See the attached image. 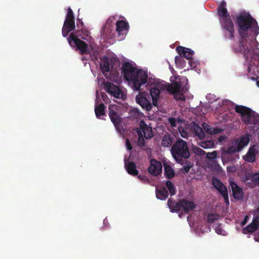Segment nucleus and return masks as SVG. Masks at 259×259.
I'll return each instance as SVG.
<instances>
[{
  "instance_id": "24",
  "label": "nucleus",
  "mask_w": 259,
  "mask_h": 259,
  "mask_svg": "<svg viewBox=\"0 0 259 259\" xmlns=\"http://www.w3.org/2000/svg\"><path fill=\"white\" fill-rule=\"evenodd\" d=\"M182 212L188 213L196 208V204L192 201L187 200L185 199H182Z\"/></svg>"
},
{
  "instance_id": "14",
  "label": "nucleus",
  "mask_w": 259,
  "mask_h": 259,
  "mask_svg": "<svg viewBox=\"0 0 259 259\" xmlns=\"http://www.w3.org/2000/svg\"><path fill=\"white\" fill-rule=\"evenodd\" d=\"M212 184L223 196L225 203L227 205L229 204L227 187L219 179L215 178L212 179Z\"/></svg>"
},
{
  "instance_id": "32",
  "label": "nucleus",
  "mask_w": 259,
  "mask_h": 259,
  "mask_svg": "<svg viewBox=\"0 0 259 259\" xmlns=\"http://www.w3.org/2000/svg\"><path fill=\"white\" fill-rule=\"evenodd\" d=\"M255 149L253 147H250L246 155V160L249 162H253L255 159Z\"/></svg>"
},
{
  "instance_id": "19",
  "label": "nucleus",
  "mask_w": 259,
  "mask_h": 259,
  "mask_svg": "<svg viewBox=\"0 0 259 259\" xmlns=\"http://www.w3.org/2000/svg\"><path fill=\"white\" fill-rule=\"evenodd\" d=\"M136 102L143 109H145L147 111L152 109V105L149 100L144 97L141 94H139L136 98Z\"/></svg>"
},
{
  "instance_id": "42",
  "label": "nucleus",
  "mask_w": 259,
  "mask_h": 259,
  "mask_svg": "<svg viewBox=\"0 0 259 259\" xmlns=\"http://www.w3.org/2000/svg\"><path fill=\"white\" fill-rule=\"evenodd\" d=\"M139 139H138V145L140 146H143L145 144V141L144 138L142 137V133H139Z\"/></svg>"
},
{
  "instance_id": "39",
  "label": "nucleus",
  "mask_w": 259,
  "mask_h": 259,
  "mask_svg": "<svg viewBox=\"0 0 259 259\" xmlns=\"http://www.w3.org/2000/svg\"><path fill=\"white\" fill-rule=\"evenodd\" d=\"M192 166L193 165L191 164L190 162L186 160L185 163V165L183 167V171L185 173L188 172Z\"/></svg>"
},
{
  "instance_id": "9",
  "label": "nucleus",
  "mask_w": 259,
  "mask_h": 259,
  "mask_svg": "<svg viewBox=\"0 0 259 259\" xmlns=\"http://www.w3.org/2000/svg\"><path fill=\"white\" fill-rule=\"evenodd\" d=\"M70 46L72 48H76L81 55H89L91 54L88 45L84 41L78 38L77 35L74 32H71L67 38Z\"/></svg>"
},
{
  "instance_id": "51",
  "label": "nucleus",
  "mask_w": 259,
  "mask_h": 259,
  "mask_svg": "<svg viewBox=\"0 0 259 259\" xmlns=\"http://www.w3.org/2000/svg\"><path fill=\"white\" fill-rule=\"evenodd\" d=\"M179 217H181V214H179Z\"/></svg>"
},
{
  "instance_id": "34",
  "label": "nucleus",
  "mask_w": 259,
  "mask_h": 259,
  "mask_svg": "<svg viewBox=\"0 0 259 259\" xmlns=\"http://www.w3.org/2000/svg\"><path fill=\"white\" fill-rule=\"evenodd\" d=\"M165 184L167 188L169 191L170 195L171 196L175 195L176 193V189L174 185L172 183V182L168 180L166 181Z\"/></svg>"
},
{
  "instance_id": "48",
  "label": "nucleus",
  "mask_w": 259,
  "mask_h": 259,
  "mask_svg": "<svg viewBox=\"0 0 259 259\" xmlns=\"http://www.w3.org/2000/svg\"><path fill=\"white\" fill-rule=\"evenodd\" d=\"M247 217L246 216V217L245 218L244 220L242 222V223H241V225L242 226L244 225L246 223V222H247Z\"/></svg>"
},
{
  "instance_id": "21",
  "label": "nucleus",
  "mask_w": 259,
  "mask_h": 259,
  "mask_svg": "<svg viewBox=\"0 0 259 259\" xmlns=\"http://www.w3.org/2000/svg\"><path fill=\"white\" fill-rule=\"evenodd\" d=\"M230 185L231 187L234 197L238 200L242 199L244 194L242 189L239 187L236 183L233 181L230 182Z\"/></svg>"
},
{
  "instance_id": "29",
  "label": "nucleus",
  "mask_w": 259,
  "mask_h": 259,
  "mask_svg": "<svg viewBox=\"0 0 259 259\" xmlns=\"http://www.w3.org/2000/svg\"><path fill=\"white\" fill-rule=\"evenodd\" d=\"M203 127L207 133L210 135L217 134L222 132L221 128L212 127L210 125L206 123L203 124Z\"/></svg>"
},
{
  "instance_id": "6",
  "label": "nucleus",
  "mask_w": 259,
  "mask_h": 259,
  "mask_svg": "<svg viewBox=\"0 0 259 259\" xmlns=\"http://www.w3.org/2000/svg\"><path fill=\"white\" fill-rule=\"evenodd\" d=\"M170 152L175 161L182 164L183 159L190 157L187 143L182 139H178L171 146Z\"/></svg>"
},
{
  "instance_id": "27",
  "label": "nucleus",
  "mask_w": 259,
  "mask_h": 259,
  "mask_svg": "<svg viewBox=\"0 0 259 259\" xmlns=\"http://www.w3.org/2000/svg\"><path fill=\"white\" fill-rule=\"evenodd\" d=\"M246 180H250L249 186L253 187L255 186H259V172L248 174L245 176Z\"/></svg>"
},
{
  "instance_id": "3",
  "label": "nucleus",
  "mask_w": 259,
  "mask_h": 259,
  "mask_svg": "<svg viewBox=\"0 0 259 259\" xmlns=\"http://www.w3.org/2000/svg\"><path fill=\"white\" fill-rule=\"evenodd\" d=\"M226 3L222 1L217 8L219 20L225 38L233 39L235 37V26L226 8Z\"/></svg>"
},
{
  "instance_id": "37",
  "label": "nucleus",
  "mask_w": 259,
  "mask_h": 259,
  "mask_svg": "<svg viewBox=\"0 0 259 259\" xmlns=\"http://www.w3.org/2000/svg\"><path fill=\"white\" fill-rule=\"evenodd\" d=\"M83 22L79 18L77 20V27L79 28L81 31L82 33L86 36H89L90 33L88 30H83Z\"/></svg>"
},
{
  "instance_id": "11",
  "label": "nucleus",
  "mask_w": 259,
  "mask_h": 259,
  "mask_svg": "<svg viewBox=\"0 0 259 259\" xmlns=\"http://www.w3.org/2000/svg\"><path fill=\"white\" fill-rule=\"evenodd\" d=\"M75 28V17L70 8L67 9V13L62 29V35L66 37Z\"/></svg>"
},
{
  "instance_id": "33",
  "label": "nucleus",
  "mask_w": 259,
  "mask_h": 259,
  "mask_svg": "<svg viewBox=\"0 0 259 259\" xmlns=\"http://www.w3.org/2000/svg\"><path fill=\"white\" fill-rule=\"evenodd\" d=\"M194 132L195 135L200 139H203L205 137V134L203 129L198 125L194 127Z\"/></svg>"
},
{
  "instance_id": "26",
  "label": "nucleus",
  "mask_w": 259,
  "mask_h": 259,
  "mask_svg": "<svg viewBox=\"0 0 259 259\" xmlns=\"http://www.w3.org/2000/svg\"><path fill=\"white\" fill-rule=\"evenodd\" d=\"M155 193L157 198L162 200H166L168 196V191L164 187L156 188Z\"/></svg>"
},
{
  "instance_id": "43",
  "label": "nucleus",
  "mask_w": 259,
  "mask_h": 259,
  "mask_svg": "<svg viewBox=\"0 0 259 259\" xmlns=\"http://www.w3.org/2000/svg\"><path fill=\"white\" fill-rule=\"evenodd\" d=\"M214 230L217 234L220 235L223 234V230H222L221 224H217L214 227Z\"/></svg>"
},
{
  "instance_id": "2",
  "label": "nucleus",
  "mask_w": 259,
  "mask_h": 259,
  "mask_svg": "<svg viewBox=\"0 0 259 259\" xmlns=\"http://www.w3.org/2000/svg\"><path fill=\"white\" fill-rule=\"evenodd\" d=\"M226 3L222 1L217 8L219 20L225 38L233 39L235 37V26L226 8Z\"/></svg>"
},
{
  "instance_id": "36",
  "label": "nucleus",
  "mask_w": 259,
  "mask_h": 259,
  "mask_svg": "<svg viewBox=\"0 0 259 259\" xmlns=\"http://www.w3.org/2000/svg\"><path fill=\"white\" fill-rule=\"evenodd\" d=\"M100 67L103 72L109 71V63L107 59L100 63Z\"/></svg>"
},
{
  "instance_id": "50",
  "label": "nucleus",
  "mask_w": 259,
  "mask_h": 259,
  "mask_svg": "<svg viewBox=\"0 0 259 259\" xmlns=\"http://www.w3.org/2000/svg\"><path fill=\"white\" fill-rule=\"evenodd\" d=\"M110 18H109L107 20V23H108V22L110 21Z\"/></svg>"
},
{
  "instance_id": "10",
  "label": "nucleus",
  "mask_w": 259,
  "mask_h": 259,
  "mask_svg": "<svg viewBox=\"0 0 259 259\" xmlns=\"http://www.w3.org/2000/svg\"><path fill=\"white\" fill-rule=\"evenodd\" d=\"M250 141V136L247 134L237 139L231 144L224 150V152L227 154H233L236 152H240Z\"/></svg>"
},
{
  "instance_id": "47",
  "label": "nucleus",
  "mask_w": 259,
  "mask_h": 259,
  "mask_svg": "<svg viewBox=\"0 0 259 259\" xmlns=\"http://www.w3.org/2000/svg\"><path fill=\"white\" fill-rule=\"evenodd\" d=\"M227 171L228 172H230V171H234V168L233 167H229L228 166L227 167Z\"/></svg>"
},
{
  "instance_id": "35",
  "label": "nucleus",
  "mask_w": 259,
  "mask_h": 259,
  "mask_svg": "<svg viewBox=\"0 0 259 259\" xmlns=\"http://www.w3.org/2000/svg\"><path fill=\"white\" fill-rule=\"evenodd\" d=\"M192 151L196 155L199 156H203L205 154V152L199 148V147L193 145L192 147Z\"/></svg>"
},
{
  "instance_id": "22",
  "label": "nucleus",
  "mask_w": 259,
  "mask_h": 259,
  "mask_svg": "<svg viewBox=\"0 0 259 259\" xmlns=\"http://www.w3.org/2000/svg\"><path fill=\"white\" fill-rule=\"evenodd\" d=\"M259 227V219H254L250 224L247 225L242 230V233L244 234L252 233L257 230Z\"/></svg>"
},
{
  "instance_id": "12",
  "label": "nucleus",
  "mask_w": 259,
  "mask_h": 259,
  "mask_svg": "<svg viewBox=\"0 0 259 259\" xmlns=\"http://www.w3.org/2000/svg\"><path fill=\"white\" fill-rule=\"evenodd\" d=\"M118 108L119 107L116 105H110L108 107L109 116L117 131L121 133L122 118L117 112Z\"/></svg>"
},
{
  "instance_id": "31",
  "label": "nucleus",
  "mask_w": 259,
  "mask_h": 259,
  "mask_svg": "<svg viewBox=\"0 0 259 259\" xmlns=\"http://www.w3.org/2000/svg\"><path fill=\"white\" fill-rule=\"evenodd\" d=\"M105 106L103 103H101L99 105H96L95 107V112L96 116L98 118H100L101 115H105Z\"/></svg>"
},
{
  "instance_id": "4",
  "label": "nucleus",
  "mask_w": 259,
  "mask_h": 259,
  "mask_svg": "<svg viewBox=\"0 0 259 259\" xmlns=\"http://www.w3.org/2000/svg\"><path fill=\"white\" fill-rule=\"evenodd\" d=\"M235 23L238 27V32L240 38H247L248 31L254 24L257 25L256 20L248 13L243 12L236 16ZM259 27L256 25L255 30L256 35L259 33Z\"/></svg>"
},
{
  "instance_id": "28",
  "label": "nucleus",
  "mask_w": 259,
  "mask_h": 259,
  "mask_svg": "<svg viewBox=\"0 0 259 259\" xmlns=\"http://www.w3.org/2000/svg\"><path fill=\"white\" fill-rule=\"evenodd\" d=\"M174 139L170 135H165L161 140V145L164 147L172 146Z\"/></svg>"
},
{
  "instance_id": "44",
  "label": "nucleus",
  "mask_w": 259,
  "mask_h": 259,
  "mask_svg": "<svg viewBox=\"0 0 259 259\" xmlns=\"http://www.w3.org/2000/svg\"><path fill=\"white\" fill-rule=\"evenodd\" d=\"M206 157L208 159H213L217 157V152L213 151L212 152H209L207 153Z\"/></svg>"
},
{
  "instance_id": "16",
  "label": "nucleus",
  "mask_w": 259,
  "mask_h": 259,
  "mask_svg": "<svg viewBox=\"0 0 259 259\" xmlns=\"http://www.w3.org/2000/svg\"><path fill=\"white\" fill-rule=\"evenodd\" d=\"M162 166L160 162L152 159L150 161V165L148 167L149 173L154 176H157L162 172Z\"/></svg>"
},
{
  "instance_id": "15",
  "label": "nucleus",
  "mask_w": 259,
  "mask_h": 259,
  "mask_svg": "<svg viewBox=\"0 0 259 259\" xmlns=\"http://www.w3.org/2000/svg\"><path fill=\"white\" fill-rule=\"evenodd\" d=\"M105 91L115 98H122V91L115 84L110 82H106L104 84Z\"/></svg>"
},
{
  "instance_id": "18",
  "label": "nucleus",
  "mask_w": 259,
  "mask_h": 259,
  "mask_svg": "<svg viewBox=\"0 0 259 259\" xmlns=\"http://www.w3.org/2000/svg\"><path fill=\"white\" fill-rule=\"evenodd\" d=\"M171 83H177L179 86V88L177 91H174V93L171 92H168L169 93H170V94H173L174 98L176 100L182 101H185V97L184 95L182 93H180V92L182 91V92H183L185 93L188 91V88H186V87H184V88H183L181 89V84L179 81H174V82H172Z\"/></svg>"
},
{
  "instance_id": "45",
  "label": "nucleus",
  "mask_w": 259,
  "mask_h": 259,
  "mask_svg": "<svg viewBox=\"0 0 259 259\" xmlns=\"http://www.w3.org/2000/svg\"><path fill=\"white\" fill-rule=\"evenodd\" d=\"M125 145H126V148L128 150H132V149H133V147L132 146V144L130 141V140L127 139L126 140V142H125Z\"/></svg>"
},
{
  "instance_id": "1",
  "label": "nucleus",
  "mask_w": 259,
  "mask_h": 259,
  "mask_svg": "<svg viewBox=\"0 0 259 259\" xmlns=\"http://www.w3.org/2000/svg\"><path fill=\"white\" fill-rule=\"evenodd\" d=\"M121 69L125 79L133 83L134 90L140 91L141 85L147 82V72L142 69H138L130 62L123 63Z\"/></svg>"
},
{
  "instance_id": "13",
  "label": "nucleus",
  "mask_w": 259,
  "mask_h": 259,
  "mask_svg": "<svg viewBox=\"0 0 259 259\" xmlns=\"http://www.w3.org/2000/svg\"><path fill=\"white\" fill-rule=\"evenodd\" d=\"M176 50L180 55V56H176L175 57L176 64L183 60L182 57L185 58L189 60L192 59V56L194 55V52L190 49L179 46L177 47Z\"/></svg>"
},
{
  "instance_id": "38",
  "label": "nucleus",
  "mask_w": 259,
  "mask_h": 259,
  "mask_svg": "<svg viewBox=\"0 0 259 259\" xmlns=\"http://www.w3.org/2000/svg\"><path fill=\"white\" fill-rule=\"evenodd\" d=\"M219 215L215 213H209L207 215V222L208 223H213L215 221L219 220Z\"/></svg>"
},
{
  "instance_id": "20",
  "label": "nucleus",
  "mask_w": 259,
  "mask_h": 259,
  "mask_svg": "<svg viewBox=\"0 0 259 259\" xmlns=\"http://www.w3.org/2000/svg\"><path fill=\"white\" fill-rule=\"evenodd\" d=\"M167 205L171 212H179L181 210H182V199L176 202L172 200L171 198H169L167 201Z\"/></svg>"
},
{
  "instance_id": "52",
  "label": "nucleus",
  "mask_w": 259,
  "mask_h": 259,
  "mask_svg": "<svg viewBox=\"0 0 259 259\" xmlns=\"http://www.w3.org/2000/svg\"><path fill=\"white\" fill-rule=\"evenodd\" d=\"M219 141H221V140H221V138H219Z\"/></svg>"
},
{
  "instance_id": "40",
  "label": "nucleus",
  "mask_w": 259,
  "mask_h": 259,
  "mask_svg": "<svg viewBox=\"0 0 259 259\" xmlns=\"http://www.w3.org/2000/svg\"><path fill=\"white\" fill-rule=\"evenodd\" d=\"M138 178L144 184H149L151 183V181L146 176L140 175H138Z\"/></svg>"
},
{
  "instance_id": "5",
  "label": "nucleus",
  "mask_w": 259,
  "mask_h": 259,
  "mask_svg": "<svg viewBox=\"0 0 259 259\" xmlns=\"http://www.w3.org/2000/svg\"><path fill=\"white\" fill-rule=\"evenodd\" d=\"M235 112L239 113L242 121L246 125H253L249 127L252 133L257 131L259 125V115L250 108L242 105H237L235 107Z\"/></svg>"
},
{
  "instance_id": "8",
  "label": "nucleus",
  "mask_w": 259,
  "mask_h": 259,
  "mask_svg": "<svg viewBox=\"0 0 259 259\" xmlns=\"http://www.w3.org/2000/svg\"><path fill=\"white\" fill-rule=\"evenodd\" d=\"M246 41V38H241L238 46L234 48L233 50L236 53H242L246 60H255L257 57L258 49H253L251 45L249 48L245 46L244 43Z\"/></svg>"
},
{
  "instance_id": "41",
  "label": "nucleus",
  "mask_w": 259,
  "mask_h": 259,
  "mask_svg": "<svg viewBox=\"0 0 259 259\" xmlns=\"http://www.w3.org/2000/svg\"><path fill=\"white\" fill-rule=\"evenodd\" d=\"M212 142L210 141H208L207 142H201L199 145L203 148L204 149H207L211 147V146L212 145Z\"/></svg>"
},
{
  "instance_id": "30",
  "label": "nucleus",
  "mask_w": 259,
  "mask_h": 259,
  "mask_svg": "<svg viewBox=\"0 0 259 259\" xmlns=\"http://www.w3.org/2000/svg\"><path fill=\"white\" fill-rule=\"evenodd\" d=\"M164 175L166 179H171L174 177L175 175V171L172 167L166 164H164Z\"/></svg>"
},
{
  "instance_id": "23",
  "label": "nucleus",
  "mask_w": 259,
  "mask_h": 259,
  "mask_svg": "<svg viewBox=\"0 0 259 259\" xmlns=\"http://www.w3.org/2000/svg\"><path fill=\"white\" fill-rule=\"evenodd\" d=\"M140 126L145 139H150L153 137L152 128L148 126L143 120L140 122Z\"/></svg>"
},
{
  "instance_id": "49",
  "label": "nucleus",
  "mask_w": 259,
  "mask_h": 259,
  "mask_svg": "<svg viewBox=\"0 0 259 259\" xmlns=\"http://www.w3.org/2000/svg\"><path fill=\"white\" fill-rule=\"evenodd\" d=\"M256 84L259 87V79L256 81Z\"/></svg>"
},
{
  "instance_id": "17",
  "label": "nucleus",
  "mask_w": 259,
  "mask_h": 259,
  "mask_svg": "<svg viewBox=\"0 0 259 259\" xmlns=\"http://www.w3.org/2000/svg\"><path fill=\"white\" fill-rule=\"evenodd\" d=\"M129 25L127 22L119 20L116 23V31L118 33L120 36H121V39H123L125 37Z\"/></svg>"
},
{
  "instance_id": "25",
  "label": "nucleus",
  "mask_w": 259,
  "mask_h": 259,
  "mask_svg": "<svg viewBox=\"0 0 259 259\" xmlns=\"http://www.w3.org/2000/svg\"><path fill=\"white\" fill-rule=\"evenodd\" d=\"M125 168L128 174L132 176H137L138 171L137 169V166L134 162L125 161Z\"/></svg>"
},
{
  "instance_id": "7",
  "label": "nucleus",
  "mask_w": 259,
  "mask_h": 259,
  "mask_svg": "<svg viewBox=\"0 0 259 259\" xmlns=\"http://www.w3.org/2000/svg\"><path fill=\"white\" fill-rule=\"evenodd\" d=\"M179 88L177 83H169L165 81L155 85L150 90V95L152 99V104L154 106H157L158 100L159 98L161 91H166L174 93V91H177Z\"/></svg>"
},
{
  "instance_id": "46",
  "label": "nucleus",
  "mask_w": 259,
  "mask_h": 259,
  "mask_svg": "<svg viewBox=\"0 0 259 259\" xmlns=\"http://www.w3.org/2000/svg\"><path fill=\"white\" fill-rule=\"evenodd\" d=\"M169 122L170 123V125L173 127L176 126V119L175 118H170L169 119Z\"/></svg>"
}]
</instances>
